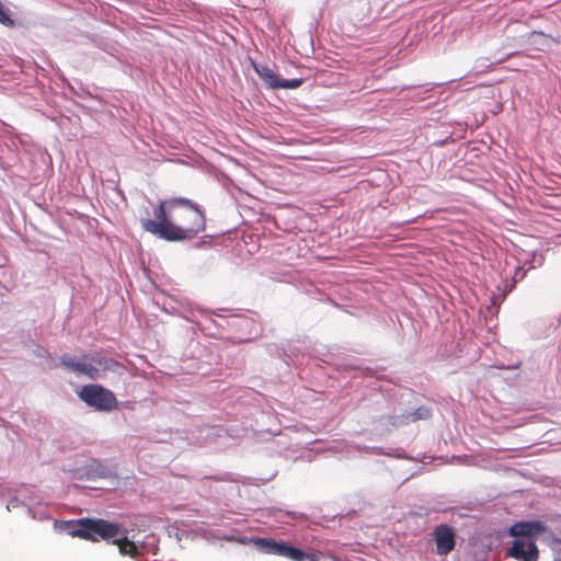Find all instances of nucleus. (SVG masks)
I'll return each mask as SVG.
<instances>
[{
    "label": "nucleus",
    "mask_w": 561,
    "mask_h": 561,
    "mask_svg": "<svg viewBox=\"0 0 561 561\" xmlns=\"http://www.w3.org/2000/svg\"><path fill=\"white\" fill-rule=\"evenodd\" d=\"M158 220L141 218L142 229L171 242L196 238L206 229V215L199 206L184 197L160 201L153 209Z\"/></svg>",
    "instance_id": "obj_1"
},
{
    "label": "nucleus",
    "mask_w": 561,
    "mask_h": 561,
    "mask_svg": "<svg viewBox=\"0 0 561 561\" xmlns=\"http://www.w3.org/2000/svg\"><path fill=\"white\" fill-rule=\"evenodd\" d=\"M59 365L77 375H84L91 380L98 379L101 370L122 374L125 368L123 364L106 356L103 352H96L93 355L84 354L79 359L72 355L64 354L60 357Z\"/></svg>",
    "instance_id": "obj_2"
},
{
    "label": "nucleus",
    "mask_w": 561,
    "mask_h": 561,
    "mask_svg": "<svg viewBox=\"0 0 561 561\" xmlns=\"http://www.w3.org/2000/svg\"><path fill=\"white\" fill-rule=\"evenodd\" d=\"M119 527L117 524L110 523L105 519L83 518L77 522V525L69 531L72 537L99 541L107 540L118 535Z\"/></svg>",
    "instance_id": "obj_3"
},
{
    "label": "nucleus",
    "mask_w": 561,
    "mask_h": 561,
    "mask_svg": "<svg viewBox=\"0 0 561 561\" xmlns=\"http://www.w3.org/2000/svg\"><path fill=\"white\" fill-rule=\"evenodd\" d=\"M78 397L87 405L98 411L110 412L118 407L115 394L99 383H89L81 387Z\"/></svg>",
    "instance_id": "obj_4"
},
{
    "label": "nucleus",
    "mask_w": 561,
    "mask_h": 561,
    "mask_svg": "<svg viewBox=\"0 0 561 561\" xmlns=\"http://www.w3.org/2000/svg\"><path fill=\"white\" fill-rule=\"evenodd\" d=\"M254 70L268 89H297L302 84L301 79H279L274 70L266 65H254Z\"/></svg>",
    "instance_id": "obj_5"
},
{
    "label": "nucleus",
    "mask_w": 561,
    "mask_h": 561,
    "mask_svg": "<svg viewBox=\"0 0 561 561\" xmlns=\"http://www.w3.org/2000/svg\"><path fill=\"white\" fill-rule=\"evenodd\" d=\"M434 540L436 543V551L439 556H447L455 548V534L453 529L445 525H438L434 529Z\"/></svg>",
    "instance_id": "obj_6"
},
{
    "label": "nucleus",
    "mask_w": 561,
    "mask_h": 561,
    "mask_svg": "<svg viewBox=\"0 0 561 561\" xmlns=\"http://www.w3.org/2000/svg\"><path fill=\"white\" fill-rule=\"evenodd\" d=\"M546 531L547 527L538 520L517 522L508 528V535L512 537L534 538Z\"/></svg>",
    "instance_id": "obj_7"
},
{
    "label": "nucleus",
    "mask_w": 561,
    "mask_h": 561,
    "mask_svg": "<svg viewBox=\"0 0 561 561\" xmlns=\"http://www.w3.org/2000/svg\"><path fill=\"white\" fill-rule=\"evenodd\" d=\"M508 556L519 561H538L539 550L534 541L514 540Z\"/></svg>",
    "instance_id": "obj_8"
},
{
    "label": "nucleus",
    "mask_w": 561,
    "mask_h": 561,
    "mask_svg": "<svg viewBox=\"0 0 561 561\" xmlns=\"http://www.w3.org/2000/svg\"><path fill=\"white\" fill-rule=\"evenodd\" d=\"M432 416V411L427 407H420L413 412H407L394 419L391 424L404 425L419 420H428Z\"/></svg>",
    "instance_id": "obj_9"
},
{
    "label": "nucleus",
    "mask_w": 561,
    "mask_h": 561,
    "mask_svg": "<svg viewBox=\"0 0 561 561\" xmlns=\"http://www.w3.org/2000/svg\"><path fill=\"white\" fill-rule=\"evenodd\" d=\"M255 545L264 552L275 556H285L287 543L284 541H276L273 539L257 538Z\"/></svg>",
    "instance_id": "obj_10"
},
{
    "label": "nucleus",
    "mask_w": 561,
    "mask_h": 561,
    "mask_svg": "<svg viewBox=\"0 0 561 561\" xmlns=\"http://www.w3.org/2000/svg\"><path fill=\"white\" fill-rule=\"evenodd\" d=\"M118 547L123 556L137 557L139 554L138 547L134 541L128 540L126 537L113 541Z\"/></svg>",
    "instance_id": "obj_11"
},
{
    "label": "nucleus",
    "mask_w": 561,
    "mask_h": 561,
    "mask_svg": "<svg viewBox=\"0 0 561 561\" xmlns=\"http://www.w3.org/2000/svg\"><path fill=\"white\" fill-rule=\"evenodd\" d=\"M284 557L293 561H304L306 560L307 553L299 548L287 545Z\"/></svg>",
    "instance_id": "obj_12"
},
{
    "label": "nucleus",
    "mask_w": 561,
    "mask_h": 561,
    "mask_svg": "<svg viewBox=\"0 0 561 561\" xmlns=\"http://www.w3.org/2000/svg\"><path fill=\"white\" fill-rule=\"evenodd\" d=\"M0 23L7 26H12L14 24L13 20L9 16L7 10L4 9L2 2L0 1Z\"/></svg>",
    "instance_id": "obj_13"
},
{
    "label": "nucleus",
    "mask_w": 561,
    "mask_h": 561,
    "mask_svg": "<svg viewBox=\"0 0 561 561\" xmlns=\"http://www.w3.org/2000/svg\"><path fill=\"white\" fill-rule=\"evenodd\" d=\"M306 559H307L308 561H320L317 554H308V553H307Z\"/></svg>",
    "instance_id": "obj_14"
},
{
    "label": "nucleus",
    "mask_w": 561,
    "mask_h": 561,
    "mask_svg": "<svg viewBox=\"0 0 561 561\" xmlns=\"http://www.w3.org/2000/svg\"><path fill=\"white\" fill-rule=\"evenodd\" d=\"M533 34H537V35H542V36H547L543 32L541 31H535Z\"/></svg>",
    "instance_id": "obj_15"
}]
</instances>
